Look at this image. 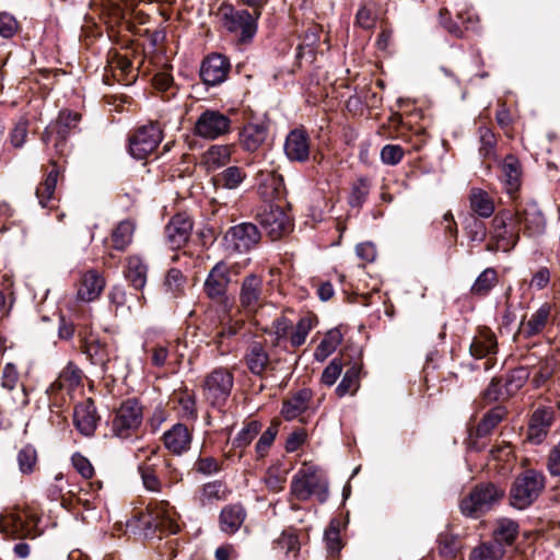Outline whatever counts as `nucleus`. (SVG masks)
<instances>
[{
	"label": "nucleus",
	"mask_w": 560,
	"mask_h": 560,
	"mask_svg": "<svg viewBox=\"0 0 560 560\" xmlns=\"http://www.w3.org/2000/svg\"><path fill=\"white\" fill-rule=\"evenodd\" d=\"M144 59L143 50L139 45L132 44L120 50H109L106 71L110 72L116 82L128 86L137 81Z\"/></svg>",
	"instance_id": "f257e3e1"
},
{
	"label": "nucleus",
	"mask_w": 560,
	"mask_h": 560,
	"mask_svg": "<svg viewBox=\"0 0 560 560\" xmlns=\"http://www.w3.org/2000/svg\"><path fill=\"white\" fill-rule=\"evenodd\" d=\"M520 238L521 228H518L512 212L501 210L491 220L486 250L509 253L515 248Z\"/></svg>",
	"instance_id": "f03ea898"
},
{
	"label": "nucleus",
	"mask_w": 560,
	"mask_h": 560,
	"mask_svg": "<svg viewBox=\"0 0 560 560\" xmlns=\"http://www.w3.org/2000/svg\"><path fill=\"white\" fill-rule=\"evenodd\" d=\"M317 324V318L313 314L302 316L296 324L287 316L283 311L271 324L270 332L275 336V346H280L283 340H288L291 348L296 349L303 346L308 334Z\"/></svg>",
	"instance_id": "7ed1b4c3"
},
{
	"label": "nucleus",
	"mask_w": 560,
	"mask_h": 560,
	"mask_svg": "<svg viewBox=\"0 0 560 560\" xmlns=\"http://www.w3.org/2000/svg\"><path fill=\"white\" fill-rule=\"evenodd\" d=\"M546 487L545 475L536 469L529 468L518 474L510 490V504L524 510L530 506L542 493Z\"/></svg>",
	"instance_id": "20e7f679"
},
{
	"label": "nucleus",
	"mask_w": 560,
	"mask_h": 560,
	"mask_svg": "<svg viewBox=\"0 0 560 560\" xmlns=\"http://www.w3.org/2000/svg\"><path fill=\"white\" fill-rule=\"evenodd\" d=\"M290 493L299 501L315 495L320 503L328 499V483L317 467L303 464L291 481Z\"/></svg>",
	"instance_id": "39448f33"
},
{
	"label": "nucleus",
	"mask_w": 560,
	"mask_h": 560,
	"mask_svg": "<svg viewBox=\"0 0 560 560\" xmlns=\"http://www.w3.org/2000/svg\"><path fill=\"white\" fill-rule=\"evenodd\" d=\"M505 490L493 482L476 485L459 504L465 516L478 517L503 499Z\"/></svg>",
	"instance_id": "423d86ee"
},
{
	"label": "nucleus",
	"mask_w": 560,
	"mask_h": 560,
	"mask_svg": "<svg viewBox=\"0 0 560 560\" xmlns=\"http://www.w3.org/2000/svg\"><path fill=\"white\" fill-rule=\"evenodd\" d=\"M234 386L232 370L218 366L206 374L201 383L205 399L213 407H222L228 401Z\"/></svg>",
	"instance_id": "0eeeda50"
},
{
	"label": "nucleus",
	"mask_w": 560,
	"mask_h": 560,
	"mask_svg": "<svg viewBox=\"0 0 560 560\" xmlns=\"http://www.w3.org/2000/svg\"><path fill=\"white\" fill-rule=\"evenodd\" d=\"M143 419V409L137 399H127L114 411L110 430L119 439H130L138 434Z\"/></svg>",
	"instance_id": "6e6552de"
},
{
	"label": "nucleus",
	"mask_w": 560,
	"mask_h": 560,
	"mask_svg": "<svg viewBox=\"0 0 560 560\" xmlns=\"http://www.w3.org/2000/svg\"><path fill=\"white\" fill-rule=\"evenodd\" d=\"M223 26L230 32L238 35L241 43L252 40L257 32V20L261 12L254 10L252 15L247 10H237L231 4H222L220 7Z\"/></svg>",
	"instance_id": "1a4fd4ad"
},
{
	"label": "nucleus",
	"mask_w": 560,
	"mask_h": 560,
	"mask_svg": "<svg viewBox=\"0 0 560 560\" xmlns=\"http://www.w3.org/2000/svg\"><path fill=\"white\" fill-rule=\"evenodd\" d=\"M39 517L28 511L19 510L1 516L0 533L12 539H34L37 536Z\"/></svg>",
	"instance_id": "9d476101"
},
{
	"label": "nucleus",
	"mask_w": 560,
	"mask_h": 560,
	"mask_svg": "<svg viewBox=\"0 0 560 560\" xmlns=\"http://www.w3.org/2000/svg\"><path fill=\"white\" fill-rule=\"evenodd\" d=\"M260 225L272 241H278L293 230V221L284 207L278 203L266 205L256 215Z\"/></svg>",
	"instance_id": "9b49d317"
},
{
	"label": "nucleus",
	"mask_w": 560,
	"mask_h": 560,
	"mask_svg": "<svg viewBox=\"0 0 560 560\" xmlns=\"http://www.w3.org/2000/svg\"><path fill=\"white\" fill-rule=\"evenodd\" d=\"M231 130V119L223 113L214 109H206L197 118L192 132L205 140H215L225 136Z\"/></svg>",
	"instance_id": "f8f14e48"
},
{
	"label": "nucleus",
	"mask_w": 560,
	"mask_h": 560,
	"mask_svg": "<svg viewBox=\"0 0 560 560\" xmlns=\"http://www.w3.org/2000/svg\"><path fill=\"white\" fill-rule=\"evenodd\" d=\"M265 303L264 280L256 273L246 275L241 283L238 294L240 312L254 315Z\"/></svg>",
	"instance_id": "ddd939ff"
},
{
	"label": "nucleus",
	"mask_w": 560,
	"mask_h": 560,
	"mask_svg": "<svg viewBox=\"0 0 560 560\" xmlns=\"http://www.w3.org/2000/svg\"><path fill=\"white\" fill-rule=\"evenodd\" d=\"M162 141V130L158 122L139 127L129 139V151L138 160L150 155Z\"/></svg>",
	"instance_id": "4468645a"
},
{
	"label": "nucleus",
	"mask_w": 560,
	"mask_h": 560,
	"mask_svg": "<svg viewBox=\"0 0 560 560\" xmlns=\"http://www.w3.org/2000/svg\"><path fill=\"white\" fill-rule=\"evenodd\" d=\"M225 242L237 253H248L261 241V233L256 224L242 222L231 226L225 235Z\"/></svg>",
	"instance_id": "2eb2a0df"
},
{
	"label": "nucleus",
	"mask_w": 560,
	"mask_h": 560,
	"mask_svg": "<svg viewBox=\"0 0 560 560\" xmlns=\"http://www.w3.org/2000/svg\"><path fill=\"white\" fill-rule=\"evenodd\" d=\"M313 400L314 394L311 388H300L289 394V396L282 400L280 413L285 421L299 419L301 422L305 423L306 420L303 415L308 411L314 413L316 410V408L313 407Z\"/></svg>",
	"instance_id": "dca6fc26"
},
{
	"label": "nucleus",
	"mask_w": 560,
	"mask_h": 560,
	"mask_svg": "<svg viewBox=\"0 0 560 560\" xmlns=\"http://www.w3.org/2000/svg\"><path fill=\"white\" fill-rule=\"evenodd\" d=\"M145 511L152 517L150 524L162 533L176 534L179 532L177 513L167 500L152 499L147 504Z\"/></svg>",
	"instance_id": "f3484780"
},
{
	"label": "nucleus",
	"mask_w": 560,
	"mask_h": 560,
	"mask_svg": "<svg viewBox=\"0 0 560 560\" xmlns=\"http://www.w3.org/2000/svg\"><path fill=\"white\" fill-rule=\"evenodd\" d=\"M230 71L229 58L222 54L212 52L202 60L199 75L206 85L215 86L228 79Z\"/></svg>",
	"instance_id": "a211bd4d"
},
{
	"label": "nucleus",
	"mask_w": 560,
	"mask_h": 560,
	"mask_svg": "<svg viewBox=\"0 0 560 560\" xmlns=\"http://www.w3.org/2000/svg\"><path fill=\"white\" fill-rule=\"evenodd\" d=\"M243 360L248 371L256 376L265 377L275 371L276 361L270 359L266 345L261 341H252Z\"/></svg>",
	"instance_id": "6ab92c4d"
},
{
	"label": "nucleus",
	"mask_w": 560,
	"mask_h": 560,
	"mask_svg": "<svg viewBox=\"0 0 560 560\" xmlns=\"http://www.w3.org/2000/svg\"><path fill=\"white\" fill-rule=\"evenodd\" d=\"M230 269L224 261L217 262L209 271L203 290L206 295L215 302H223L230 284Z\"/></svg>",
	"instance_id": "aec40b11"
},
{
	"label": "nucleus",
	"mask_w": 560,
	"mask_h": 560,
	"mask_svg": "<svg viewBox=\"0 0 560 560\" xmlns=\"http://www.w3.org/2000/svg\"><path fill=\"white\" fill-rule=\"evenodd\" d=\"M194 221L186 213H177L173 215L165 225V240L171 248L179 249L184 247L192 233Z\"/></svg>",
	"instance_id": "412c9836"
},
{
	"label": "nucleus",
	"mask_w": 560,
	"mask_h": 560,
	"mask_svg": "<svg viewBox=\"0 0 560 560\" xmlns=\"http://www.w3.org/2000/svg\"><path fill=\"white\" fill-rule=\"evenodd\" d=\"M504 407L497 406L487 411L479 421L475 430H471L468 439V447L479 452L485 447V443L479 444V439L486 438L503 421L506 417Z\"/></svg>",
	"instance_id": "4be33fe9"
},
{
	"label": "nucleus",
	"mask_w": 560,
	"mask_h": 560,
	"mask_svg": "<svg viewBox=\"0 0 560 560\" xmlns=\"http://www.w3.org/2000/svg\"><path fill=\"white\" fill-rule=\"evenodd\" d=\"M555 422L552 407L539 406L529 418L526 439L534 444H541L548 436L551 425Z\"/></svg>",
	"instance_id": "5701e85b"
},
{
	"label": "nucleus",
	"mask_w": 560,
	"mask_h": 560,
	"mask_svg": "<svg viewBox=\"0 0 560 560\" xmlns=\"http://www.w3.org/2000/svg\"><path fill=\"white\" fill-rule=\"evenodd\" d=\"M163 446L174 456H180L190 450L192 429L184 423H175L162 435Z\"/></svg>",
	"instance_id": "b1692460"
},
{
	"label": "nucleus",
	"mask_w": 560,
	"mask_h": 560,
	"mask_svg": "<svg viewBox=\"0 0 560 560\" xmlns=\"http://www.w3.org/2000/svg\"><path fill=\"white\" fill-rule=\"evenodd\" d=\"M518 228L523 225V233L528 237L544 233L546 219L541 210L535 203L527 205L524 209L512 212Z\"/></svg>",
	"instance_id": "393cba45"
},
{
	"label": "nucleus",
	"mask_w": 560,
	"mask_h": 560,
	"mask_svg": "<svg viewBox=\"0 0 560 560\" xmlns=\"http://www.w3.org/2000/svg\"><path fill=\"white\" fill-rule=\"evenodd\" d=\"M106 287L104 276L96 269L84 271L77 284V299L82 302L97 300Z\"/></svg>",
	"instance_id": "a878e982"
},
{
	"label": "nucleus",
	"mask_w": 560,
	"mask_h": 560,
	"mask_svg": "<svg viewBox=\"0 0 560 560\" xmlns=\"http://www.w3.org/2000/svg\"><path fill=\"white\" fill-rule=\"evenodd\" d=\"M258 194L267 202L280 199L285 192L283 177L276 170H259L257 172Z\"/></svg>",
	"instance_id": "bb28decb"
},
{
	"label": "nucleus",
	"mask_w": 560,
	"mask_h": 560,
	"mask_svg": "<svg viewBox=\"0 0 560 560\" xmlns=\"http://www.w3.org/2000/svg\"><path fill=\"white\" fill-rule=\"evenodd\" d=\"M284 153L290 161L306 162L311 153V138L304 128L292 129L284 141Z\"/></svg>",
	"instance_id": "cd10ccee"
},
{
	"label": "nucleus",
	"mask_w": 560,
	"mask_h": 560,
	"mask_svg": "<svg viewBox=\"0 0 560 560\" xmlns=\"http://www.w3.org/2000/svg\"><path fill=\"white\" fill-rule=\"evenodd\" d=\"M1 386L9 392H15V396L9 399L15 409L25 407L28 404L27 393L20 382V375L13 363H7L1 374Z\"/></svg>",
	"instance_id": "c85d7f7f"
},
{
	"label": "nucleus",
	"mask_w": 560,
	"mask_h": 560,
	"mask_svg": "<svg viewBox=\"0 0 560 560\" xmlns=\"http://www.w3.org/2000/svg\"><path fill=\"white\" fill-rule=\"evenodd\" d=\"M247 517V512L241 503L224 505L218 516L219 528L226 535H233L240 530Z\"/></svg>",
	"instance_id": "c756f323"
},
{
	"label": "nucleus",
	"mask_w": 560,
	"mask_h": 560,
	"mask_svg": "<svg viewBox=\"0 0 560 560\" xmlns=\"http://www.w3.org/2000/svg\"><path fill=\"white\" fill-rule=\"evenodd\" d=\"M100 417L92 399H88L75 406L73 411V423L81 434L91 436L94 434Z\"/></svg>",
	"instance_id": "7c9ffc66"
},
{
	"label": "nucleus",
	"mask_w": 560,
	"mask_h": 560,
	"mask_svg": "<svg viewBox=\"0 0 560 560\" xmlns=\"http://www.w3.org/2000/svg\"><path fill=\"white\" fill-rule=\"evenodd\" d=\"M500 168L504 190L511 198H514L522 185L521 162L515 155L509 154L503 159Z\"/></svg>",
	"instance_id": "2f4dec72"
},
{
	"label": "nucleus",
	"mask_w": 560,
	"mask_h": 560,
	"mask_svg": "<svg viewBox=\"0 0 560 560\" xmlns=\"http://www.w3.org/2000/svg\"><path fill=\"white\" fill-rule=\"evenodd\" d=\"M261 428V423L257 420H250L245 423L236 436L228 441V444L231 445V448L226 453V457L237 456L238 458H242L246 447L259 434Z\"/></svg>",
	"instance_id": "473e14b6"
},
{
	"label": "nucleus",
	"mask_w": 560,
	"mask_h": 560,
	"mask_svg": "<svg viewBox=\"0 0 560 560\" xmlns=\"http://www.w3.org/2000/svg\"><path fill=\"white\" fill-rule=\"evenodd\" d=\"M551 305L544 303L536 310L527 320L523 319L520 325V334L525 338H532L540 334L549 323Z\"/></svg>",
	"instance_id": "72a5a7b5"
},
{
	"label": "nucleus",
	"mask_w": 560,
	"mask_h": 560,
	"mask_svg": "<svg viewBox=\"0 0 560 560\" xmlns=\"http://www.w3.org/2000/svg\"><path fill=\"white\" fill-rule=\"evenodd\" d=\"M49 163L52 168L47 173L45 180L36 188V196L43 208L55 207L50 202L54 200L58 177L61 174V167L58 166L55 159H51Z\"/></svg>",
	"instance_id": "f704fd0d"
},
{
	"label": "nucleus",
	"mask_w": 560,
	"mask_h": 560,
	"mask_svg": "<svg viewBox=\"0 0 560 560\" xmlns=\"http://www.w3.org/2000/svg\"><path fill=\"white\" fill-rule=\"evenodd\" d=\"M498 341L494 332L486 327H479L470 345V353L477 359L486 358L497 352Z\"/></svg>",
	"instance_id": "c9c22d12"
},
{
	"label": "nucleus",
	"mask_w": 560,
	"mask_h": 560,
	"mask_svg": "<svg viewBox=\"0 0 560 560\" xmlns=\"http://www.w3.org/2000/svg\"><path fill=\"white\" fill-rule=\"evenodd\" d=\"M468 200L471 211L480 218H490L495 211L493 198L482 188L472 187Z\"/></svg>",
	"instance_id": "e433bc0d"
},
{
	"label": "nucleus",
	"mask_w": 560,
	"mask_h": 560,
	"mask_svg": "<svg viewBox=\"0 0 560 560\" xmlns=\"http://www.w3.org/2000/svg\"><path fill=\"white\" fill-rule=\"evenodd\" d=\"M232 155V147L226 144H213L201 156V164L208 172H214L226 165Z\"/></svg>",
	"instance_id": "4c0bfd02"
},
{
	"label": "nucleus",
	"mask_w": 560,
	"mask_h": 560,
	"mask_svg": "<svg viewBox=\"0 0 560 560\" xmlns=\"http://www.w3.org/2000/svg\"><path fill=\"white\" fill-rule=\"evenodd\" d=\"M268 129L261 124H247L240 133V142L248 152L257 151L266 141Z\"/></svg>",
	"instance_id": "58836bf2"
},
{
	"label": "nucleus",
	"mask_w": 560,
	"mask_h": 560,
	"mask_svg": "<svg viewBox=\"0 0 560 560\" xmlns=\"http://www.w3.org/2000/svg\"><path fill=\"white\" fill-rule=\"evenodd\" d=\"M125 278L136 290H142L147 283L148 266L137 255L127 258Z\"/></svg>",
	"instance_id": "ea45409f"
},
{
	"label": "nucleus",
	"mask_w": 560,
	"mask_h": 560,
	"mask_svg": "<svg viewBox=\"0 0 560 560\" xmlns=\"http://www.w3.org/2000/svg\"><path fill=\"white\" fill-rule=\"evenodd\" d=\"M520 526L517 522L510 518L498 520L492 533L493 542L498 546H512L518 536Z\"/></svg>",
	"instance_id": "a19ab883"
},
{
	"label": "nucleus",
	"mask_w": 560,
	"mask_h": 560,
	"mask_svg": "<svg viewBox=\"0 0 560 560\" xmlns=\"http://www.w3.org/2000/svg\"><path fill=\"white\" fill-rule=\"evenodd\" d=\"M231 494L228 485L221 480L206 482L199 494V501L202 505L213 504L214 502L225 501Z\"/></svg>",
	"instance_id": "79ce46f5"
},
{
	"label": "nucleus",
	"mask_w": 560,
	"mask_h": 560,
	"mask_svg": "<svg viewBox=\"0 0 560 560\" xmlns=\"http://www.w3.org/2000/svg\"><path fill=\"white\" fill-rule=\"evenodd\" d=\"M361 362H354L345 372L339 385L336 387V395L341 398L346 395H354L360 387Z\"/></svg>",
	"instance_id": "37998d69"
},
{
	"label": "nucleus",
	"mask_w": 560,
	"mask_h": 560,
	"mask_svg": "<svg viewBox=\"0 0 560 560\" xmlns=\"http://www.w3.org/2000/svg\"><path fill=\"white\" fill-rule=\"evenodd\" d=\"M498 283V271L492 267H488L476 278L470 287V294L478 298L486 296Z\"/></svg>",
	"instance_id": "c03bdc74"
},
{
	"label": "nucleus",
	"mask_w": 560,
	"mask_h": 560,
	"mask_svg": "<svg viewBox=\"0 0 560 560\" xmlns=\"http://www.w3.org/2000/svg\"><path fill=\"white\" fill-rule=\"evenodd\" d=\"M83 377V371L75 363L69 362L59 374L58 380L51 385V388L73 390L82 385Z\"/></svg>",
	"instance_id": "a18cd8bd"
},
{
	"label": "nucleus",
	"mask_w": 560,
	"mask_h": 560,
	"mask_svg": "<svg viewBox=\"0 0 560 560\" xmlns=\"http://www.w3.org/2000/svg\"><path fill=\"white\" fill-rule=\"evenodd\" d=\"M136 224L131 220H124L117 224L110 235L112 245L117 250H125L132 242Z\"/></svg>",
	"instance_id": "49530a36"
},
{
	"label": "nucleus",
	"mask_w": 560,
	"mask_h": 560,
	"mask_svg": "<svg viewBox=\"0 0 560 560\" xmlns=\"http://www.w3.org/2000/svg\"><path fill=\"white\" fill-rule=\"evenodd\" d=\"M341 342L342 334L338 328L328 330L314 352L315 360L324 362Z\"/></svg>",
	"instance_id": "de8ad7c7"
},
{
	"label": "nucleus",
	"mask_w": 560,
	"mask_h": 560,
	"mask_svg": "<svg viewBox=\"0 0 560 560\" xmlns=\"http://www.w3.org/2000/svg\"><path fill=\"white\" fill-rule=\"evenodd\" d=\"M341 521L338 518H332L325 530V542L327 547V551L331 558H337L341 549L343 548V544L340 536Z\"/></svg>",
	"instance_id": "09e8293b"
},
{
	"label": "nucleus",
	"mask_w": 560,
	"mask_h": 560,
	"mask_svg": "<svg viewBox=\"0 0 560 560\" xmlns=\"http://www.w3.org/2000/svg\"><path fill=\"white\" fill-rule=\"evenodd\" d=\"M83 353H85L92 363L105 365L108 362L107 345L102 342L97 336L92 338L85 345L80 346Z\"/></svg>",
	"instance_id": "8fccbe9b"
},
{
	"label": "nucleus",
	"mask_w": 560,
	"mask_h": 560,
	"mask_svg": "<svg viewBox=\"0 0 560 560\" xmlns=\"http://www.w3.org/2000/svg\"><path fill=\"white\" fill-rule=\"evenodd\" d=\"M246 178V173L238 166H229L215 178V183L226 189H236Z\"/></svg>",
	"instance_id": "3c124183"
},
{
	"label": "nucleus",
	"mask_w": 560,
	"mask_h": 560,
	"mask_svg": "<svg viewBox=\"0 0 560 560\" xmlns=\"http://www.w3.org/2000/svg\"><path fill=\"white\" fill-rule=\"evenodd\" d=\"M279 431V422L272 421L271 424L262 432L255 445L256 459H264L271 448Z\"/></svg>",
	"instance_id": "603ef678"
},
{
	"label": "nucleus",
	"mask_w": 560,
	"mask_h": 560,
	"mask_svg": "<svg viewBox=\"0 0 560 560\" xmlns=\"http://www.w3.org/2000/svg\"><path fill=\"white\" fill-rule=\"evenodd\" d=\"M504 549L493 541L481 542L469 555V560H500Z\"/></svg>",
	"instance_id": "864d4df0"
},
{
	"label": "nucleus",
	"mask_w": 560,
	"mask_h": 560,
	"mask_svg": "<svg viewBox=\"0 0 560 560\" xmlns=\"http://www.w3.org/2000/svg\"><path fill=\"white\" fill-rule=\"evenodd\" d=\"M175 348L174 343L171 341H159L155 342L150 349V363L152 366L162 369L166 366L168 363V358L171 355V349Z\"/></svg>",
	"instance_id": "5fc2aeb1"
},
{
	"label": "nucleus",
	"mask_w": 560,
	"mask_h": 560,
	"mask_svg": "<svg viewBox=\"0 0 560 560\" xmlns=\"http://www.w3.org/2000/svg\"><path fill=\"white\" fill-rule=\"evenodd\" d=\"M264 481L269 490L280 492L283 490L287 481V470L280 463L272 464L267 469Z\"/></svg>",
	"instance_id": "6e6d98bb"
},
{
	"label": "nucleus",
	"mask_w": 560,
	"mask_h": 560,
	"mask_svg": "<svg viewBox=\"0 0 560 560\" xmlns=\"http://www.w3.org/2000/svg\"><path fill=\"white\" fill-rule=\"evenodd\" d=\"M16 460L21 472H34L38 463V455L36 448L30 444L24 445L19 450Z\"/></svg>",
	"instance_id": "4d7b16f0"
},
{
	"label": "nucleus",
	"mask_w": 560,
	"mask_h": 560,
	"mask_svg": "<svg viewBox=\"0 0 560 560\" xmlns=\"http://www.w3.org/2000/svg\"><path fill=\"white\" fill-rule=\"evenodd\" d=\"M149 462L150 458L139 466L142 483L147 490L159 493L162 491L163 485L156 475L155 465Z\"/></svg>",
	"instance_id": "13d9d810"
},
{
	"label": "nucleus",
	"mask_w": 560,
	"mask_h": 560,
	"mask_svg": "<svg viewBox=\"0 0 560 560\" xmlns=\"http://www.w3.org/2000/svg\"><path fill=\"white\" fill-rule=\"evenodd\" d=\"M273 544L276 549L283 551L285 556L292 553L293 557L298 556L301 547L298 535L291 530L282 532Z\"/></svg>",
	"instance_id": "bf43d9fd"
},
{
	"label": "nucleus",
	"mask_w": 560,
	"mask_h": 560,
	"mask_svg": "<svg viewBox=\"0 0 560 560\" xmlns=\"http://www.w3.org/2000/svg\"><path fill=\"white\" fill-rule=\"evenodd\" d=\"M89 487L91 492L84 489H80L77 494H74L72 491H69V493L73 494L75 502L81 504L85 510H93L96 508V501L98 499L97 491L101 490L102 482H89Z\"/></svg>",
	"instance_id": "052dcab7"
},
{
	"label": "nucleus",
	"mask_w": 560,
	"mask_h": 560,
	"mask_svg": "<svg viewBox=\"0 0 560 560\" xmlns=\"http://www.w3.org/2000/svg\"><path fill=\"white\" fill-rule=\"evenodd\" d=\"M370 180L366 177H359L351 187V191L349 195V205L351 207H361L369 194H370Z\"/></svg>",
	"instance_id": "680f3d73"
},
{
	"label": "nucleus",
	"mask_w": 560,
	"mask_h": 560,
	"mask_svg": "<svg viewBox=\"0 0 560 560\" xmlns=\"http://www.w3.org/2000/svg\"><path fill=\"white\" fill-rule=\"evenodd\" d=\"M555 373L553 364L548 360H541L532 375L530 384L534 389L545 386Z\"/></svg>",
	"instance_id": "e2e57ef3"
},
{
	"label": "nucleus",
	"mask_w": 560,
	"mask_h": 560,
	"mask_svg": "<svg viewBox=\"0 0 560 560\" xmlns=\"http://www.w3.org/2000/svg\"><path fill=\"white\" fill-rule=\"evenodd\" d=\"M244 327V320L242 319H230L226 324L214 336L213 342L217 349L223 353L222 345L225 338H232L236 336Z\"/></svg>",
	"instance_id": "0e129e2a"
},
{
	"label": "nucleus",
	"mask_w": 560,
	"mask_h": 560,
	"mask_svg": "<svg viewBox=\"0 0 560 560\" xmlns=\"http://www.w3.org/2000/svg\"><path fill=\"white\" fill-rule=\"evenodd\" d=\"M164 284L173 296H179L184 293L186 277L177 268H171L165 277Z\"/></svg>",
	"instance_id": "69168bd1"
},
{
	"label": "nucleus",
	"mask_w": 560,
	"mask_h": 560,
	"mask_svg": "<svg viewBox=\"0 0 560 560\" xmlns=\"http://www.w3.org/2000/svg\"><path fill=\"white\" fill-rule=\"evenodd\" d=\"M178 405L183 410V415L187 419L196 420L198 418L196 396L189 390H183L177 397Z\"/></svg>",
	"instance_id": "338daca9"
},
{
	"label": "nucleus",
	"mask_w": 560,
	"mask_h": 560,
	"mask_svg": "<svg viewBox=\"0 0 560 560\" xmlns=\"http://www.w3.org/2000/svg\"><path fill=\"white\" fill-rule=\"evenodd\" d=\"M490 458L498 464H510L514 460V448L511 443L502 442L490 450Z\"/></svg>",
	"instance_id": "774afa93"
}]
</instances>
